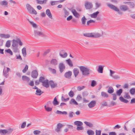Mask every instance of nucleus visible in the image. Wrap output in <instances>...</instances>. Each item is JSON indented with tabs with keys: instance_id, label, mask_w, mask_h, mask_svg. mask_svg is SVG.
Returning <instances> with one entry per match:
<instances>
[{
	"instance_id": "nucleus-32",
	"label": "nucleus",
	"mask_w": 135,
	"mask_h": 135,
	"mask_svg": "<svg viewBox=\"0 0 135 135\" xmlns=\"http://www.w3.org/2000/svg\"><path fill=\"white\" fill-rule=\"evenodd\" d=\"M101 95L102 97L104 98H107L109 97L108 94L104 91H102L101 92Z\"/></svg>"
},
{
	"instance_id": "nucleus-5",
	"label": "nucleus",
	"mask_w": 135,
	"mask_h": 135,
	"mask_svg": "<svg viewBox=\"0 0 135 135\" xmlns=\"http://www.w3.org/2000/svg\"><path fill=\"white\" fill-rule=\"evenodd\" d=\"M26 7L27 11L30 13L35 15L37 14V13L36 11L29 4H26Z\"/></svg>"
},
{
	"instance_id": "nucleus-26",
	"label": "nucleus",
	"mask_w": 135,
	"mask_h": 135,
	"mask_svg": "<svg viewBox=\"0 0 135 135\" xmlns=\"http://www.w3.org/2000/svg\"><path fill=\"white\" fill-rule=\"evenodd\" d=\"M104 67L100 65L99 66L97 71L99 73H103Z\"/></svg>"
},
{
	"instance_id": "nucleus-51",
	"label": "nucleus",
	"mask_w": 135,
	"mask_h": 135,
	"mask_svg": "<svg viewBox=\"0 0 135 135\" xmlns=\"http://www.w3.org/2000/svg\"><path fill=\"white\" fill-rule=\"evenodd\" d=\"M28 69V66L27 65H26L24 69L22 70V71L23 73H26L27 70Z\"/></svg>"
},
{
	"instance_id": "nucleus-30",
	"label": "nucleus",
	"mask_w": 135,
	"mask_h": 135,
	"mask_svg": "<svg viewBox=\"0 0 135 135\" xmlns=\"http://www.w3.org/2000/svg\"><path fill=\"white\" fill-rule=\"evenodd\" d=\"M49 85H50L51 88H54L56 87V84H55L54 82L52 81H51L49 82Z\"/></svg>"
},
{
	"instance_id": "nucleus-61",
	"label": "nucleus",
	"mask_w": 135,
	"mask_h": 135,
	"mask_svg": "<svg viewBox=\"0 0 135 135\" xmlns=\"http://www.w3.org/2000/svg\"><path fill=\"white\" fill-rule=\"evenodd\" d=\"M69 99V98H68L66 99L64 98L63 96H62L61 97V100L62 101L64 102H66Z\"/></svg>"
},
{
	"instance_id": "nucleus-1",
	"label": "nucleus",
	"mask_w": 135,
	"mask_h": 135,
	"mask_svg": "<svg viewBox=\"0 0 135 135\" xmlns=\"http://www.w3.org/2000/svg\"><path fill=\"white\" fill-rule=\"evenodd\" d=\"M103 35V32L100 30L99 32H95L91 33H86L84 34V36L98 38Z\"/></svg>"
},
{
	"instance_id": "nucleus-7",
	"label": "nucleus",
	"mask_w": 135,
	"mask_h": 135,
	"mask_svg": "<svg viewBox=\"0 0 135 135\" xmlns=\"http://www.w3.org/2000/svg\"><path fill=\"white\" fill-rule=\"evenodd\" d=\"M109 75L113 79L116 80H118L120 79V77L119 75H114V74L115 73V71L111 70H109Z\"/></svg>"
},
{
	"instance_id": "nucleus-9",
	"label": "nucleus",
	"mask_w": 135,
	"mask_h": 135,
	"mask_svg": "<svg viewBox=\"0 0 135 135\" xmlns=\"http://www.w3.org/2000/svg\"><path fill=\"white\" fill-rule=\"evenodd\" d=\"M120 9L124 11H128L130 12L131 10L129 9V7L126 5H122L120 6Z\"/></svg>"
},
{
	"instance_id": "nucleus-55",
	"label": "nucleus",
	"mask_w": 135,
	"mask_h": 135,
	"mask_svg": "<svg viewBox=\"0 0 135 135\" xmlns=\"http://www.w3.org/2000/svg\"><path fill=\"white\" fill-rule=\"evenodd\" d=\"M82 97L80 95H78L76 97V99L78 101H80L81 100Z\"/></svg>"
},
{
	"instance_id": "nucleus-45",
	"label": "nucleus",
	"mask_w": 135,
	"mask_h": 135,
	"mask_svg": "<svg viewBox=\"0 0 135 135\" xmlns=\"http://www.w3.org/2000/svg\"><path fill=\"white\" fill-rule=\"evenodd\" d=\"M11 41L8 40L7 41L5 44V46L7 47H9L11 45Z\"/></svg>"
},
{
	"instance_id": "nucleus-39",
	"label": "nucleus",
	"mask_w": 135,
	"mask_h": 135,
	"mask_svg": "<svg viewBox=\"0 0 135 135\" xmlns=\"http://www.w3.org/2000/svg\"><path fill=\"white\" fill-rule=\"evenodd\" d=\"M123 90L120 89L117 90L116 91V94L118 96H120L121 95V94L122 93Z\"/></svg>"
},
{
	"instance_id": "nucleus-57",
	"label": "nucleus",
	"mask_w": 135,
	"mask_h": 135,
	"mask_svg": "<svg viewBox=\"0 0 135 135\" xmlns=\"http://www.w3.org/2000/svg\"><path fill=\"white\" fill-rule=\"evenodd\" d=\"M101 3L98 2H97L95 3V6L96 8H99L101 6Z\"/></svg>"
},
{
	"instance_id": "nucleus-6",
	"label": "nucleus",
	"mask_w": 135,
	"mask_h": 135,
	"mask_svg": "<svg viewBox=\"0 0 135 135\" xmlns=\"http://www.w3.org/2000/svg\"><path fill=\"white\" fill-rule=\"evenodd\" d=\"M84 6L86 9L89 10L93 8V5L91 2L87 1L85 2Z\"/></svg>"
},
{
	"instance_id": "nucleus-21",
	"label": "nucleus",
	"mask_w": 135,
	"mask_h": 135,
	"mask_svg": "<svg viewBox=\"0 0 135 135\" xmlns=\"http://www.w3.org/2000/svg\"><path fill=\"white\" fill-rule=\"evenodd\" d=\"M73 71L75 77H76L79 73V69L76 68H75L73 69Z\"/></svg>"
},
{
	"instance_id": "nucleus-20",
	"label": "nucleus",
	"mask_w": 135,
	"mask_h": 135,
	"mask_svg": "<svg viewBox=\"0 0 135 135\" xmlns=\"http://www.w3.org/2000/svg\"><path fill=\"white\" fill-rule=\"evenodd\" d=\"M71 12L73 13L74 15L76 17L78 18L80 16L79 14L75 9H72Z\"/></svg>"
},
{
	"instance_id": "nucleus-13",
	"label": "nucleus",
	"mask_w": 135,
	"mask_h": 135,
	"mask_svg": "<svg viewBox=\"0 0 135 135\" xmlns=\"http://www.w3.org/2000/svg\"><path fill=\"white\" fill-rule=\"evenodd\" d=\"M38 75V73L36 70H34L32 71L31 74V77L33 78H36Z\"/></svg>"
},
{
	"instance_id": "nucleus-2",
	"label": "nucleus",
	"mask_w": 135,
	"mask_h": 135,
	"mask_svg": "<svg viewBox=\"0 0 135 135\" xmlns=\"http://www.w3.org/2000/svg\"><path fill=\"white\" fill-rule=\"evenodd\" d=\"M79 68L82 74L84 76H88L91 71L89 68L86 66H80Z\"/></svg>"
},
{
	"instance_id": "nucleus-40",
	"label": "nucleus",
	"mask_w": 135,
	"mask_h": 135,
	"mask_svg": "<svg viewBox=\"0 0 135 135\" xmlns=\"http://www.w3.org/2000/svg\"><path fill=\"white\" fill-rule=\"evenodd\" d=\"M43 92L41 91V90L38 89L36 90L35 94L37 95H40Z\"/></svg>"
},
{
	"instance_id": "nucleus-11",
	"label": "nucleus",
	"mask_w": 135,
	"mask_h": 135,
	"mask_svg": "<svg viewBox=\"0 0 135 135\" xmlns=\"http://www.w3.org/2000/svg\"><path fill=\"white\" fill-rule=\"evenodd\" d=\"M59 55L61 57L65 58L67 56L68 54L66 52H65L64 50H62L60 51Z\"/></svg>"
},
{
	"instance_id": "nucleus-38",
	"label": "nucleus",
	"mask_w": 135,
	"mask_h": 135,
	"mask_svg": "<svg viewBox=\"0 0 135 135\" xmlns=\"http://www.w3.org/2000/svg\"><path fill=\"white\" fill-rule=\"evenodd\" d=\"M86 132L88 135H94L95 133L92 130H88Z\"/></svg>"
},
{
	"instance_id": "nucleus-47",
	"label": "nucleus",
	"mask_w": 135,
	"mask_h": 135,
	"mask_svg": "<svg viewBox=\"0 0 135 135\" xmlns=\"http://www.w3.org/2000/svg\"><path fill=\"white\" fill-rule=\"evenodd\" d=\"M86 20V19L85 17L84 16L82 18L81 21L83 25H84L85 24Z\"/></svg>"
},
{
	"instance_id": "nucleus-4",
	"label": "nucleus",
	"mask_w": 135,
	"mask_h": 135,
	"mask_svg": "<svg viewBox=\"0 0 135 135\" xmlns=\"http://www.w3.org/2000/svg\"><path fill=\"white\" fill-rule=\"evenodd\" d=\"M107 6L111 9L117 12H118V14L120 15L122 14V12L119 11V9L115 6L109 3H107Z\"/></svg>"
},
{
	"instance_id": "nucleus-17",
	"label": "nucleus",
	"mask_w": 135,
	"mask_h": 135,
	"mask_svg": "<svg viewBox=\"0 0 135 135\" xmlns=\"http://www.w3.org/2000/svg\"><path fill=\"white\" fill-rule=\"evenodd\" d=\"M0 37L2 38L7 39L10 37V35L9 34H0Z\"/></svg>"
},
{
	"instance_id": "nucleus-35",
	"label": "nucleus",
	"mask_w": 135,
	"mask_h": 135,
	"mask_svg": "<svg viewBox=\"0 0 135 135\" xmlns=\"http://www.w3.org/2000/svg\"><path fill=\"white\" fill-rule=\"evenodd\" d=\"M114 90L112 87L110 86L109 87L107 91L108 93L112 94L114 92Z\"/></svg>"
},
{
	"instance_id": "nucleus-24",
	"label": "nucleus",
	"mask_w": 135,
	"mask_h": 135,
	"mask_svg": "<svg viewBox=\"0 0 135 135\" xmlns=\"http://www.w3.org/2000/svg\"><path fill=\"white\" fill-rule=\"evenodd\" d=\"M22 79L23 81L27 82H28L30 80V78L25 75H23L22 76Z\"/></svg>"
},
{
	"instance_id": "nucleus-15",
	"label": "nucleus",
	"mask_w": 135,
	"mask_h": 135,
	"mask_svg": "<svg viewBox=\"0 0 135 135\" xmlns=\"http://www.w3.org/2000/svg\"><path fill=\"white\" fill-rule=\"evenodd\" d=\"M72 73L70 71H69L68 72L65 73L64 74V76L67 78L70 79L71 78Z\"/></svg>"
},
{
	"instance_id": "nucleus-29",
	"label": "nucleus",
	"mask_w": 135,
	"mask_h": 135,
	"mask_svg": "<svg viewBox=\"0 0 135 135\" xmlns=\"http://www.w3.org/2000/svg\"><path fill=\"white\" fill-rule=\"evenodd\" d=\"M28 21L30 24L32 25V27L35 28V29H37L38 28L37 25L33 22L29 20H28Z\"/></svg>"
},
{
	"instance_id": "nucleus-62",
	"label": "nucleus",
	"mask_w": 135,
	"mask_h": 135,
	"mask_svg": "<svg viewBox=\"0 0 135 135\" xmlns=\"http://www.w3.org/2000/svg\"><path fill=\"white\" fill-rule=\"evenodd\" d=\"M21 74L19 72H17L16 73V76L19 78H21Z\"/></svg>"
},
{
	"instance_id": "nucleus-37",
	"label": "nucleus",
	"mask_w": 135,
	"mask_h": 135,
	"mask_svg": "<svg viewBox=\"0 0 135 135\" xmlns=\"http://www.w3.org/2000/svg\"><path fill=\"white\" fill-rule=\"evenodd\" d=\"M70 103L71 104H73L76 105H77L78 104L77 102L73 99H72L71 100L70 102Z\"/></svg>"
},
{
	"instance_id": "nucleus-22",
	"label": "nucleus",
	"mask_w": 135,
	"mask_h": 135,
	"mask_svg": "<svg viewBox=\"0 0 135 135\" xmlns=\"http://www.w3.org/2000/svg\"><path fill=\"white\" fill-rule=\"evenodd\" d=\"M38 4H42L46 3L47 0H36Z\"/></svg>"
},
{
	"instance_id": "nucleus-59",
	"label": "nucleus",
	"mask_w": 135,
	"mask_h": 135,
	"mask_svg": "<svg viewBox=\"0 0 135 135\" xmlns=\"http://www.w3.org/2000/svg\"><path fill=\"white\" fill-rule=\"evenodd\" d=\"M45 80V78L44 77L41 76L39 78V81L40 82L43 83Z\"/></svg>"
},
{
	"instance_id": "nucleus-63",
	"label": "nucleus",
	"mask_w": 135,
	"mask_h": 135,
	"mask_svg": "<svg viewBox=\"0 0 135 135\" xmlns=\"http://www.w3.org/2000/svg\"><path fill=\"white\" fill-rule=\"evenodd\" d=\"M96 84V81L94 80H93L92 81L91 84V86L94 87Z\"/></svg>"
},
{
	"instance_id": "nucleus-16",
	"label": "nucleus",
	"mask_w": 135,
	"mask_h": 135,
	"mask_svg": "<svg viewBox=\"0 0 135 135\" xmlns=\"http://www.w3.org/2000/svg\"><path fill=\"white\" fill-rule=\"evenodd\" d=\"M12 46L13 47H18V41L17 40L13 39L12 41Z\"/></svg>"
},
{
	"instance_id": "nucleus-44",
	"label": "nucleus",
	"mask_w": 135,
	"mask_h": 135,
	"mask_svg": "<svg viewBox=\"0 0 135 135\" xmlns=\"http://www.w3.org/2000/svg\"><path fill=\"white\" fill-rule=\"evenodd\" d=\"M53 104L54 105H56L59 104V102L57 100V99L56 97H55L53 101Z\"/></svg>"
},
{
	"instance_id": "nucleus-60",
	"label": "nucleus",
	"mask_w": 135,
	"mask_h": 135,
	"mask_svg": "<svg viewBox=\"0 0 135 135\" xmlns=\"http://www.w3.org/2000/svg\"><path fill=\"white\" fill-rule=\"evenodd\" d=\"M18 47H13L12 49L13 51L15 52H16L18 51V49L17 48Z\"/></svg>"
},
{
	"instance_id": "nucleus-53",
	"label": "nucleus",
	"mask_w": 135,
	"mask_h": 135,
	"mask_svg": "<svg viewBox=\"0 0 135 135\" xmlns=\"http://www.w3.org/2000/svg\"><path fill=\"white\" fill-rule=\"evenodd\" d=\"M69 117L70 118H72L74 117V113L73 112H70L69 114Z\"/></svg>"
},
{
	"instance_id": "nucleus-64",
	"label": "nucleus",
	"mask_w": 135,
	"mask_h": 135,
	"mask_svg": "<svg viewBox=\"0 0 135 135\" xmlns=\"http://www.w3.org/2000/svg\"><path fill=\"white\" fill-rule=\"evenodd\" d=\"M76 129L78 131L83 130V128L81 126H78L76 128Z\"/></svg>"
},
{
	"instance_id": "nucleus-41",
	"label": "nucleus",
	"mask_w": 135,
	"mask_h": 135,
	"mask_svg": "<svg viewBox=\"0 0 135 135\" xmlns=\"http://www.w3.org/2000/svg\"><path fill=\"white\" fill-rule=\"evenodd\" d=\"M44 108L45 110L47 112H50L52 110V108L50 107H49L48 106H47L46 105L44 106Z\"/></svg>"
},
{
	"instance_id": "nucleus-58",
	"label": "nucleus",
	"mask_w": 135,
	"mask_h": 135,
	"mask_svg": "<svg viewBox=\"0 0 135 135\" xmlns=\"http://www.w3.org/2000/svg\"><path fill=\"white\" fill-rule=\"evenodd\" d=\"M85 88V86H83L81 87L79 86L77 87V89L78 90L80 91L83 89Z\"/></svg>"
},
{
	"instance_id": "nucleus-33",
	"label": "nucleus",
	"mask_w": 135,
	"mask_h": 135,
	"mask_svg": "<svg viewBox=\"0 0 135 135\" xmlns=\"http://www.w3.org/2000/svg\"><path fill=\"white\" fill-rule=\"evenodd\" d=\"M66 62L69 66L71 67L73 66V65L72 62L70 59L66 60Z\"/></svg>"
},
{
	"instance_id": "nucleus-34",
	"label": "nucleus",
	"mask_w": 135,
	"mask_h": 135,
	"mask_svg": "<svg viewBox=\"0 0 135 135\" xmlns=\"http://www.w3.org/2000/svg\"><path fill=\"white\" fill-rule=\"evenodd\" d=\"M74 124L75 125L77 126H81L83 125V123L80 121H77L74 122Z\"/></svg>"
},
{
	"instance_id": "nucleus-14",
	"label": "nucleus",
	"mask_w": 135,
	"mask_h": 135,
	"mask_svg": "<svg viewBox=\"0 0 135 135\" xmlns=\"http://www.w3.org/2000/svg\"><path fill=\"white\" fill-rule=\"evenodd\" d=\"M96 102L95 100H92L88 104V106L90 108H92L94 107L96 104Z\"/></svg>"
},
{
	"instance_id": "nucleus-19",
	"label": "nucleus",
	"mask_w": 135,
	"mask_h": 135,
	"mask_svg": "<svg viewBox=\"0 0 135 135\" xmlns=\"http://www.w3.org/2000/svg\"><path fill=\"white\" fill-rule=\"evenodd\" d=\"M46 14L48 16L50 19H52V17L51 13L49 9H47L46 11Z\"/></svg>"
},
{
	"instance_id": "nucleus-8",
	"label": "nucleus",
	"mask_w": 135,
	"mask_h": 135,
	"mask_svg": "<svg viewBox=\"0 0 135 135\" xmlns=\"http://www.w3.org/2000/svg\"><path fill=\"white\" fill-rule=\"evenodd\" d=\"M123 3L124 4H128V6L129 8V9L130 8L133 9L135 7V4L133 2H124Z\"/></svg>"
},
{
	"instance_id": "nucleus-3",
	"label": "nucleus",
	"mask_w": 135,
	"mask_h": 135,
	"mask_svg": "<svg viewBox=\"0 0 135 135\" xmlns=\"http://www.w3.org/2000/svg\"><path fill=\"white\" fill-rule=\"evenodd\" d=\"M41 28L38 27L34 30V32L35 37L36 38H38L40 37L45 36V34L41 31Z\"/></svg>"
},
{
	"instance_id": "nucleus-10",
	"label": "nucleus",
	"mask_w": 135,
	"mask_h": 135,
	"mask_svg": "<svg viewBox=\"0 0 135 135\" xmlns=\"http://www.w3.org/2000/svg\"><path fill=\"white\" fill-rule=\"evenodd\" d=\"M59 67L60 71L61 73H62L65 68V65L62 62H60L59 64Z\"/></svg>"
},
{
	"instance_id": "nucleus-42",
	"label": "nucleus",
	"mask_w": 135,
	"mask_h": 135,
	"mask_svg": "<svg viewBox=\"0 0 135 135\" xmlns=\"http://www.w3.org/2000/svg\"><path fill=\"white\" fill-rule=\"evenodd\" d=\"M0 134L1 135H5L7 134L6 129H0Z\"/></svg>"
},
{
	"instance_id": "nucleus-54",
	"label": "nucleus",
	"mask_w": 135,
	"mask_h": 135,
	"mask_svg": "<svg viewBox=\"0 0 135 135\" xmlns=\"http://www.w3.org/2000/svg\"><path fill=\"white\" fill-rule=\"evenodd\" d=\"M101 131L100 130H95L96 135H101Z\"/></svg>"
},
{
	"instance_id": "nucleus-25",
	"label": "nucleus",
	"mask_w": 135,
	"mask_h": 135,
	"mask_svg": "<svg viewBox=\"0 0 135 135\" xmlns=\"http://www.w3.org/2000/svg\"><path fill=\"white\" fill-rule=\"evenodd\" d=\"M63 126V125L62 124L59 123L57 124V128L56 129L55 131L57 132H58L60 131L61 129Z\"/></svg>"
},
{
	"instance_id": "nucleus-48",
	"label": "nucleus",
	"mask_w": 135,
	"mask_h": 135,
	"mask_svg": "<svg viewBox=\"0 0 135 135\" xmlns=\"http://www.w3.org/2000/svg\"><path fill=\"white\" fill-rule=\"evenodd\" d=\"M130 93L132 95H133L135 94V88H132L129 90Z\"/></svg>"
},
{
	"instance_id": "nucleus-28",
	"label": "nucleus",
	"mask_w": 135,
	"mask_h": 135,
	"mask_svg": "<svg viewBox=\"0 0 135 135\" xmlns=\"http://www.w3.org/2000/svg\"><path fill=\"white\" fill-rule=\"evenodd\" d=\"M119 99L121 102L125 103H127L128 102V100L124 99L123 97L122 96L120 97H119Z\"/></svg>"
},
{
	"instance_id": "nucleus-18",
	"label": "nucleus",
	"mask_w": 135,
	"mask_h": 135,
	"mask_svg": "<svg viewBox=\"0 0 135 135\" xmlns=\"http://www.w3.org/2000/svg\"><path fill=\"white\" fill-rule=\"evenodd\" d=\"M43 85L46 88H48L49 86V82L48 80H45L43 82Z\"/></svg>"
},
{
	"instance_id": "nucleus-23",
	"label": "nucleus",
	"mask_w": 135,
	"mask_h": 135,
	"mask_svg": "<svg viewBox=\"0 0 135 135\" xmlns=\"http://www.w3.org/2000/svg\"><path fill=\"white\" fill-rule=\"evenodd\" d=\"M99 13V12L97 11L93 13V14L90 15V17L92 18H95L97 17Z\"/></svg>"
},
{
	"instance_id": "nucleus-56",
	"label": "nucleus",
	"mask_w": 135,
	"mask_h": 135,
	"mask_svg": "<svg viewBox=\"0 0 135 135\" xmlns=\"http://www.w3.org/2000/svg\"><path fill=\"white\" fill-rule=\"evenodd\" d=\"M5 51L9 53L11 55H13L12 52L10 49H9L8 50H5Z\"/></svg>"
},
{
	"instance_id": "nucleus-46",
	"label": "nucleus",
	"mask_w": 135,
	"mask_h": 135,
	"mask_svg": "<svg viewBox=\"0 0 135 135\" xmlns=\"http://www.w3.org/2000/svg\"><path fill=\"white\" fill-rule=\"evenodd\" d=\"M84 123L86 125L90 127H92L93 126V124L90 122H89L86 121H85L84 122Z\"/></svg>"
},
{
	"instance_id": "nucleus-12",
	"label": "nucleus",
	"mask_w": 135,
	"mask_h": 135,
	"mask_svg": "<svg viewBox=\"0 0 135 135\" xmlns=\"http://www.w3.org/2000/svg\"><path fill=\"white\" fill-rule=\"evenodd\" d=\"M0 5L3 7L8 6V2L6 0H3L0 2Z\"/></svg>"
},
{
	"instance_id": "nucleus-27",
	"label": "nucleus",
	"mask_w": 135,
	"mask_h": 135,
	"mask_svg": "<svg viewBox=\"0 0 135 135\" xmlns=\"http://www.w3.org/2000/svg\"><path fill=\"white\" fill-rule=\"evenodd\" d=\"M50 63L51 65H56L58 64V61L56 59H52Z\"/></svg>"
},
{
	"instance_id": "nucleus-52",
	"label": "nucleus",
	"mask_w": 135,
	"mask_h": 135,
	"mask_svg": "<svg viewBox=\"0 0 135 135\" xmlns=\"http://www.w3.org/2000/svg\"><path fill=\"white\" fill-rule=\"evenodd\" d=\"M41 133V132L38 130H35L33 131V133L35 135H38L39 134Z\"/></svg>"
},
{
	"instance_id": "nucleus-36",
	"label": "nucleus",
	"mask_w": 135,
	"mask_h": 135,
	"mask_svg": "<svg viewBox=\"0 0 135 135\" xmlns=\"http://www.w3.org/2000/svg\"><path fill=\"white\" fill-rule=\"evenodd\" d=\"M3 75L6 78H8L9 76V74L7 71H6L5 70V69H4L3 72Z\"/></svg>"
},
{
	"instance_id": "nucleus-43",
	"label": "nucleus",
	"mask_w": 135,
	"mask_h": 135,
	"mask_svg": "<svg viewBox=\"0 0 135 135\" xmlns=\"http://www.w3.org/2000/svg\"><path fill=\"white\" fill-rule=\"evenodd\" d=\"M22 51L23 56L24 57H25L26 55V48L25 47L23 48L22 49Z\"/></svg>"
},
{
	"instance_id": "nucleus-50",
	"label": "nucleus",
	"mask_w": 135,
	"mask_h": 135,
	"mask_svg": "<svg viewBox=\"0 0 135 135\" xmlns=\"http://www.w3.org/2000/svg\"><path fill=\"white\" fill-rule=\"evenodd\" d=\"M64 11V17L65 18H66V17L69 15V12L68 11H67L66 9H65Z\"/></svg>"
},
{
	"instance_id": "nucleus-49",
	"label": "nucleus",
	"mask_w": 135,
	"mask_h": 135,
	"mask_svg": "<svg viewBox=\"0 0 135 135\" xmlns=\"http://www.w3.org/2000/svg\"><path fill=\"white\" fill-rule=\"evenodd\" d=\"M7 134H9L13 130V129L12 128H9L7 129H6Z\"/></svg>"
},
{
	"instance_id": "nucleus-31",
	"label": "nucleus",
	"mask_w": 135,
	"mask_h": 135,
	"mask_svg": "<svg viewBox=\"0 0 135 135\" xmlns=\"http://www.w3.org/2000/svg\"><path fill=\"white\" fill-rule=\"evenodd\" d=\"M124 98L127 99H131V97L128 92H125L124 93V95L123 96Z\"/></svg>"
}]
</instances>
